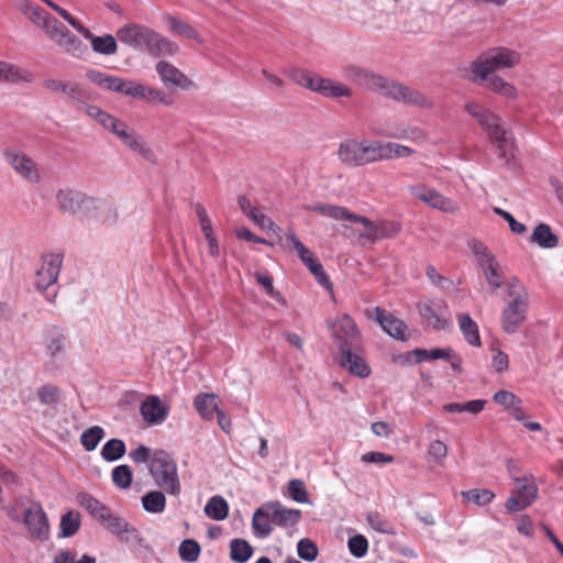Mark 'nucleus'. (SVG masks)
<instances>
[{
    "label": "nucleus",
    "mask_w": 563,
    "mask_h": 563,
    "mask_svg": "<svg viewBox=\"0 0 563 563\" xmlns=\"http://www.w3.org/2000/svg\"><path fill=\"white\" fill-rule=\"evenodd\" d=\"M118 137L122 141V143L128 146L134 153L141 155L144 159L148 162L155 161L154 152L147 146L146 142L142 136H140L133 129H131L128 124L121 130L118 134Z\"/></svg>",
    "instance_id": "6ab92c4d"
},
{
    "label": "nucleus",
    "mask_w": 563,
    "mask_h": 563,
    "mask_svg": "<svg viewBox=\"0 0 563 563\" xmlns=\"http://www.w3.org/2000/svg\"><path fill=\"white\" fill-rule=\"evenodd\" d=\"M465 111L477 121L499 150V156L507 162L514 157L512 134L501 124L500 118L476 101H467Z\"/></svg>",
    "instance_id": "f03ea898"
},
{
    "label": "nucleus",
    "mask_w": 563,
    "mask_h": 563,
    "mask_svg": "<svg viewBox=\"0 0 563 563\" xmlns=\"http://www.w3.org/2000/svg\"><path fill=\"white\" fill-rule=\"evenodd\" d=\"M91 46L96 53L102 55H112L118 49L115 37L110 34L93 37Z\"/></svg>",
    "instance_id": "8fccbe9b"
},
{
    "label": "nucleus",
    "mask_w": 563,
    "mask_h": 563,
    "mask_svg": "<svg viewBox=\"0 0 563 563\" xmlns=\"http://www.w3.org/2000/svg\"><path fill=\"white\" fill-rule=\"evenodd\" d=\"M494 400L504 406L507 409H510L515 405H520L521 400L511 391L508 390H499L494 395Z\"/></svg>",
    "instance_id": "338daca9"
},
{
    "label": "nucleus",
    "mask_w": 563,
    "mask_h": 563,
    "mask_svg": "<svg viewBox=\"0 0 563 563\" xmlns=\"http://www.w3.org/2000/svg\"><path fill=\"white\" fill-rule=\"evenodd\" d=\"M311 274L314 276L316 280L327 289L332 288V284L325 274L322 264L319 260L313 258L309 261V264L306 265Z\"/></svg>",
    "instance_id": "4d7b16f0"
},
{
    "label": "nucleus",
    "mask_w": 563,
    "mask_h": 563,
    "mask_svg": "<svg viewBox=\"0 0 563 563\" xmlns=\"http://www.w3.org/2000/svg\"><path fill=\"white\" fill-rule=\"evenodd\" d=\"M38 399L43 405H53L58 401L59 390L54 385H44L37 391Z\"/></svg>",
    "instance_id": "69168bd1"
},
{
    "label": "nucleus",
    "mask_w": 563,
    "mask_h": 563,
    "mask_svg": "<svg viewBox=\"0 0 563 563\" xmlns=\"http://www.w3.org/2000/svg\"><path fill=\"white\" fill-rule=\"evenodd\" d=\"M515 481L519 484V486L512 494H515L523 503H527V505L530 506L538 497L537 486L534 484H528L526 477L515 478Z\"/></svg>",
    "instance_id": "de8ad7c7"
},
{
    "label": "nucleus",
    "mask_w": 563,
    "mask_h": 563,
    "mask_svg": "<svg viewBox=\"0 0 563 563\" xmlns=\"http://www.w3.org/2000/svg\"><path fill=\"white\" fill-rule=\"evenodd\" d=\"M168 412V407L155 395L147 396L140 407V413L143 420L150 426L162 424L167 419Z\"/></svg>",
    "instance_id": "a211bd4d"
},
{
    "label": "nucleus",
    "mask_w": 563,
    "mask_h": 563,
    "mask_svg": "<svg viewBox=\"0 0 563 563\" xmlns=\"http://www.w3.org/2000/svg\"><path fill=\"white\" fill-rule=\"evenodd\" d=\"M373 311L375 313L376 321L387 334L398 340H405L407 325L402 320L386 312V310L379 307H375Z\"/></svg>",
    "instance_id": "412c9836"
},
{
    "label": "nucleus",
    "mask_w": 563,
    "mask_h": 563,
    "mask_svg": "<svg viewBox=\"0 0 563 563\" xmlns=\"http://www.w3.org/2000/svg\"><path fill=\"white\" fill-rule=\"evenodd\" d=\"M318 92L328 98L351 97L352 90L342 82L324 78L320 81Z\"/></svg>",
    "instance_id": "e433bc0d"
},
{
    "label": "nucleus",
    "mask_w": 563,
    "mask_h": 563,
    "mask_svg": "<svg viewBox=\"0 0 563 563\" xmlns=\"http://www.w3.org/2000/svg\"><path fill=\"white\" fill-rule=\"evenodd\" d=\"M417 309L424 322L435 331L445 330L451 324V314L444 300H421L417 303Z\"/></svg>",
    "instance_id": "0eeeda50"
},
{
    "label": "nucleus",
    "mask_w": 563,
    "mask_h": 563,
    "mask_svg": "<svg viewBox=\"0 0 563 563\" xmlns=\"http://www.w3.org/2000/svg\"><path fill=\"white\" fill-rule=\"evenodd\" d=\"M147 87L148 86L122 78L118 93H122L134 99L145 100Z\"/></svg>",
    "instance_id": "09e8293b"
},
{
    "label": "nucleus",
    "mask_w": 563,
    "mask_h": 563,
    "mask_svg": "<svg viewBox=\"0 0 563 563\" xmlns=\"http://www.w3.org/2000/svg\"><path fill=\"white\" fill-rule=\"evenodd\" d=\"M155 32L142 24L128 23L120 27L115 35L121 43L134 49L150 53Z\"/></svg>",
    "instance_id": "1a4fd4ad"
},
{
    "label": "nucleus",
    "mask_w": 563,
    "mask_h": 563,
    "mask_svg": "<svg viewBox=\"0 0 563 563\" xmlns=\"http://www.w3.org/2000/svg\"><path fill=\"white\" fill-rule=\"evenodd\" d=\"M194 406L199 415L205 420H211L217 410H220L217 405V397L214 394L201 393L195 397Z\"/></svg>",
    "instance_id": "2f4dec72"
},
{
    "label": "nucleus",
    "mask_w": 563,
    "mask_h": 563,
    "mask_svg": "<svg viewBox=\"0 0 563 563\" xmlns=\"http://www.w3.org/2000/svg\"><path fill=\"white\" fill-rule=\"evenodd\" d=\"M62 264L63 255L59 253H51L43 256V265L37 269L35 279V286L38 290H46L56 283Z\"/></svg>",
    "instance_id": "4468645a"
},
{
    "label": "nucleus",
    "mask_w": 563,
    "mask_h": 563,
    "mask_svg": "<svg viewBox=\"0 0 563 563\" xmlns=\"http://www.w3.org/2000/svg\"><path fill=\"white\" fill-rule=\"evenodd\" d=\"M350 552L357 559L363 558L368 550L367 539L362 534H356L349 539Z\"/></svg>",
    "instance_id": "052dcab7"
},
{
    "label": "nucleus",
    "mask_w": 563,
    "mask_h": 563,
    "mask_svg": "<svg viewBox=\"0 0 563 563\" xmlns=\"http://www.w3.org/2000/svg\"><path fill=\"white\" fill-rule=\"evenodd\" d=\"M29 19L42 27L47 36L63 47L67 53L76 54L81 48V41L73 34L62 22L48 14L41 7L35 5L27 14Z\"/></svg>",
    "instance_id": "39448f33"
},
{
    "label": "nucleus",
    "mask_w": 563,
    "mask_h": 563,
    "mask_svg": "<svg viewBox=\"0 0 563 563\" xmlns=\"http://www.w3.org/2000/svg\"><path fill=\"white\" fill-rule=\"evenodd\" d=\"M477 85H482L485 88L499 93L506 98H512L515 96V88L509 82L505 81L501 77L496 76L495 74L488 75V78L481 79V81L476 82Z\"/></svg>",
    "instance_id": "f704fd0d"
},
{
    "label": "nucleus",
    "mask_w": 563,
    "mask_h": 563,
    "mask_svg": "<svg viewBox=\"0 0 563 563\" xmlns=\"http://www.w3.org/2000/svg\"><path fill=\"white\" fill-rule=\"evenodd\" d=\"M155 70L161 81L167 88L190 90L195 87V82L187 75L167 60H159L155 66Z\"/></svg>",
    "instance_id": "2eb2a0df"
},
{
    "label": "nucleus",
    "mask_w": 563,
    "mask_h": 563,
    "mask_svg": "<svg viewBox=\"0 0 563 563\" xmlns=\"http://www.w3.org/2000/svg\"><path fill=\"white\" fill-rule=\"evenodd\" d=\"M142 505L147 512L162 514L166 507V497L161 490H152L142 497Z\"/></svg>",
    "instance_id": "a19ab883"
},
{
    "label": "nucleus",
    "mask_w": 563,
    "mask_h": 563,
    "mask_svg": "<svg viewBox=\"0 0 563 563\" xmlns=\"http://www.w3.org/2000/svg\"><path fill=\"white\" fill-rule=\"evenodd\" d=\"M65 95H67L73 100L74 107L79 111H84L86 107L89 106V103L87 102L89 98L88 93L78 84L69 82L66 88Z\"/></svg>",
    "instance_id": "49530a36"
},
{
    "label": "nucleus",
    "mask_w": 563,
    "mask_h": 563,
    "mask_svg": "<svg viewBox=\"0 0 563 563\" xmlns=\"http://www.w3.org/2000/svg\"><path fill=\"white\" fill-rule=\"evenodd\" d=\"M84 217L104 225H113L118 222L119 212L110 199L89 196Z\"/></svg>",
    "instance_id": "f8f14e48"
},
{
    "label": "nucleus",
    "mask_w": 563,
    "mask_h": 563,
    "mask_svg": "<svg viewBox=\"0 0 563 563\" xmlns=\"http://www.w3.org/2000/svg\"><path fill=\"white\" fill-rule=\"evenodd\" d=\"M393 82L394 80L368 70L363 86L374 92L387 97V92L390 90Z\"/></svg>",
    "instance_id": "79ce46f5"
},
{
    "label": "nucleus",
    "mask_w": 563,
    "mask_h": 563,
    "mask_svg": "<svg viewBox=\"0 0 563 563\" xmlns=\"http://www.w3.org/2000/svg\"><path fill=\"white\" fill-rule=\"evenodd\" d=\"M80 527V515L75 511L65 514L59 523V536L68 538L74 536Z\"/></svg>",
    "instance_id": "c03bdc74"
},
{
    "label": "nucleus",
    "mask_w": 563,
    "mask_h": 563,
    "mask_svg": "<svg viewBox=\"0 0 563 563\" xmlns=\"http://www.w3.org/2000/svg\"><path fill=\"white\" fill-rule=\"evenodd\" d=\"M309 209L333 220L357 222L363 224L365 230L364 232L360 233V239H365L372 243L383 239H393L401 230V225L397 221L382 220L374 222L363 216L355 214L345 207L341 206L317 203L309 207Z\"/></svg>",
    "instance_id": "f257e3e1"
},
{
    "label": "nucleus",
    "mask_w": 563,
    "mask_h": 563,
    "mask_svg": "<svg viewBox=\"0 0 563 563\" xmlns=\"http://www.w3.org/2000/svg\"><path fill=\"white\" fill-rule=\"evenodd\" d=\"M272 514L267 509V503L255 510L252 519L253 533L256 538H267L272 531Z\"/></svg>",
    "instance_id": "a878e982"
},
{
    "label": "nucleus",
    "mask_w": 563,
    "mask_h": 563,
    "mask_svg": "<svg viewBox=\"0 0 563 563\" xmlns=\"http://www.w3.org/2000/svg\"><path fill=\"white\" fill-rule=\"evenodd\" d=\"M520 62V55L507 47H493L478 55L466 68L467 78L472 82L488 78L498 70L512 68Z\"/></svg>",
    "instance_id": "20e7f679"
},
{
    "label": "nucleus",
    "mask_w": 563,
    "mask_h": 563,
    "mask_svg": "<svg viewBox=\"0 0 563 563\" xmlns=\"http://www.w3.org/2000/svg\"><path fill=\"white\" fill-rule=\"evenodd\" d=\"M530 241L542 249H553L559 244V238L552 232L550 225L545 223H540L534 228Z\"/></svg>",
    "instance_id": "7c9ffc66"
},
{
    "label": "nucleus",
    "mask_w": 563,
    "mask_h": 563,
    "mask_svg": "<svg viewBox=\"0 0 563 563\" xmlns=\"http://www.w3.org/2000/svg\"><path fill=\"white\" fill-rule=\"evenodd\" d=\"M249 217L254 221L257 225L263 229H268L274 233H277L280 229L268 218H266L258 209L251 210Z\"/></svg>",
    "instance_id": "774afa93"
},
{
    "label": "nucleus",
    "mask_w": 563,
    "mask_h": 563,
    "mask_svg": "<svg viewBox=\"0 0 563 563\" xmlns=\"http://www.w3.org/2000/svg\"><path fill=\"white\" fill-rule=\"evenodd\" d=\"M104 437V430L99 426L86 429L80 437V442L86 451H93Z\"/></svg>",
    "instance_id": "a18cd8bd"
},
{
    "label": "nucleus",
    "mask_w": 563,
    "mask_h": 563,
    "mask_svg": "<svg viewBox=\"0 0 563 563\" xmlns=\"http://www.w3.org/2000/svg\"><path fill=\"white\" fill-rule=\"evenodd\" d=\"M126 452V446L121 439H110L107 441L100 452L101 457L107 462H114L120 460Z\"/></svg>",
    "instance_id": "ea45409f"
},
{
    "label": "nucleus",
    "mask_w": 563,
    "mask_h": 563,
    "mask_svg": "<svg viewBox=\"0 0 563 563\" xmlns=\"http://www.w3.org/2000/svg\"><path fill=\"white\" fill-rule=\"evenodd\" d=\"M367 523L372 529L380 533H391V525L385 520L378 512H369L366 517Z\"/></svg>",
    "instance_id": "e2e57ef3"
},
{
    "label": "nucleus",
    "mask_w": 563,
    "mask_h": 563,
    "mask_svg": "<svg viewBox=\"0 0 563 563\" xmlns=\"http://www.w3.org/2000/svg\"><path fill=\"white\" fill-rule=\"evenodd\" d=\"M22 522L32 539L46 541L49 538L48 519L38 503L31 504L24 509Z\"/></svg>",
    "instance_id": "9d476101"
},
{
    "label": "nucleus",
    "mask_w": 563,
    "mask_h": 563,
    "mask_svg": "<svg viewBox=\"0 0 563 563\" xmlns=\"http://www.w3.org/2000/svg\"><path fill=\"white\" fill-rule=\"evenodd\" d=\"M150 473L159 488L174 496L180 494L177 464L166 451L156 450L152 454Z\"/></svg>",
    "instance_id": "423d86ee"
},
{
    "label": "nucleus",
    "mask_w": 563,
    "mask_h": 563,
    "mask_svg": "<svg viewBox=\"0 0 563 563\" xmlns=\"http://www.w3.org/2000/svg\"><path fill=\"white\" fill-rule=\"evenodd\" d=\"M267 509L271 510L273 522L282 527H292L301 518L300 510L286 508L279 501L267 503Z\"/></svg>",
    "instance_id": "5701e85b"
},
{
    "label": "nucleus",
    "mask_w": 563,
    "mask_h": 563,
    "mask_svg": "<svg viewBox=\"0 0 563 563\" xmlns=\"http://www.w3.org/2000/svg\"><path fill=\"white\" fill-rule=\"evenodd\" d=\"M76 499L77 503L100 523L109 518L111 510L104 504L96 499L92 495L81 492L77 495Z\"/></svg>",
    "instance_id": "393cba45"
},
{
    "label": "nucleus",
    "mask_w": 563,
    "mask_h": 563,
    "mask_svg": "<svg viewBox=\"0 0 563 563\" xmlns=\"http://www.w3.org/2000/svg\"><path fill=\"white\" fill-rule=\"evenodd\" d=\"M89 195L75 189H60L56 194L58 208L73 216L84 217Z\"/></svg>",
    "instance_id": "dca6fc26"
},
{
    "label": "nucleus",
    "mask_w": 563,
    "mask_h": 563,
    "mask_svg": "<svg viewBox=\"0 0 563 563\" xmlns=\"http://www.w3.org/2000/svg\"><path fill=\"white\" fill-rule=\"evenodd\" d=\"M479 267L490 287L496 290L503 286L500 265L494 255L479 260Z\"/></svg>",
    "instance_id": "c756f323"
},
{
    "label": "nucleus",
    "mask_w": 563,
    "mask_h": 563,
    "mask_svg": "<svg viewBox=\"0 0 563 563\" xmlns=\"http://www.w3.org/2000/svg\"><path fill=\"white\" fill-rule=\"evenodd\" d=\"M101 525L119 538L130 523L123 518L110 512L109 518H107Z\"/></svg>",
    "instance_id": "13d9d810"
},
{
    "label": "nucleus",
    "mask_w": 563,
    "mask_h": 563,
    "mask_svg": "<svg viewBox=\"0 0 563 563\" xmlns=\"http://www.w3.org/2000/svg\"><path fill=\"white\" fill-rule=\"evenodd\" d=\"M253 553L251 544L243 539H233L230 543V556L234 562L244 563Z\"/></svg>",
    "instance_id": "37998d69"
},
{
    "label": "nucleus",
    "mask_w": 563,
    "mask_h": 563,
    "mask_svg": "<svg viewBox=\"0 0 563 563\" xmlns=\"http://www.w3.org/2000/svg\"><path fill=\"white\" fill-rule=\"evenodd\" d=\"M67 336L65 332L58 327H51L46 330L45 334V352L54 358L63 352L66 345Z\"/></svg>",
    "instance_id": "c85d7f7f"
},
{
    "label": "nucleus",
    "mask_w": 563,
    "mask_h": 563,
    "mask_svg": "<svg viewBox=\"0 0 563 563\" xmlns=\"http://www.w3.org/2000/svg\"><path fill=\"white\" fill-rule=\"evenodd\" d=\"M298 556L307 562L316 560L318 555L317 544L308 538L301 539L297 544Z\"/></svg>",
    "instance_id": "6e6d98bb"
},
{
    "label": "nucleus",
    "mask_w": 563,
    "mask_h": 563,
    "mask_svg": "<svg viewBox=\"0 0 563 563\" xmlns=\"http://www.w3.org/2000/svg\"><path fill=\"white\" fill-rule=\"evenodd\" d=\"M505 287L507 297L500 316L501 329L507 334H515L527 319L529 294L516 277L507 282Z\"/></svg>",
    "instance_id": "7ed1b4c3"
},
{
    "label": "nucleus",
    "mask_w": 563,
    "mask_h": 563,
    "mask_svg": "<svg viewBox=\"0 0 563 563\" xmlns=\"http://www.w3.org/2000/svg\"><path fill=\"white\" fill-rule=\"evenodd\" d=\"M462 496L478 506L488 505L495 498V494L486 488H475L462 492Z\"/></svg>",
    "instance_id": "603ef678"
},
{
    "label": "nucleus",
    "mask_w": 563,
    "mask_h": 563,
    "mask_svg": "<svg viewBox=\"0 0 563 563\" xmlns=\"http://www.w3.org/2000/svg\"><path fill=\"white\" fill-rule=\"evenodd\" d=\"M343 75L346 79L363 86L366 79L368 69L355 66V65H346L343 67Z\"/></svg>",
    "instance_id": "0e129e2a"
},
{
    "label": "nucleus",
    "mask_w": 563,
    "mask_h": 563,
    "mask_svg": "<svg viewBox=\"0 0 563 563\" xmlns=\"http://www.w3.org/2000/svg\"><path fill=\"white\" fill-rule=\"evenodd\" d=\"M459 328L464 335V339L473 346H481V336L476 322L468 313L457 314Z\"/></svg>",
    "instance_id": "473e14b6"
},
{
    "label": "nucleus",
    "mask_w": 563,
    "mask_h": 563,
    "mask_svg": "<svg viewBox=\"0 0 563 563\" xmlns=\"http://www.w3.org/2000/svg\"><path fill=\"white\" fill-rule=\"evenodd\" d=\"M330 331L341 352L349 349H360L361 335L356 323L349 314H344L331 323Z\"/></svg>",
    "instance_id": "6e6552de"
},
{
    "label": "nucleus",
    "mask_w": 563,
    "mask_h": 563,
    "mask_svg": "<svg viewBox=\"0 0 563 563\" xmlns=\"http://www.w3.org/2000/svg\"><path fill=\"white\" fill-rule=\"evenodd\" d=\"M446 454H448V448L442 441L434 440L429 444V448H428L429 461H433L435 464H442Z\"/></svg>",
    "instance_id": "680f3d73"
},
{
    "label": "nucleus",
    "mask_w": 563,
    "mask_h": 563,
    "mask_svg": "<svg viewBox=\"0 0 563 563\" xmlns=\"http://www.w3.org/2000/svg\"><path fill=\"white\" fill-rule=\"evenodd\" d=\"M383 135L390 139L409 141L416 144H422L427 140V134L421 128L405 123L387 128L383 132Z\"/></svg>",
    "instance_id": "4be33fe9"
},
{
    "label": "nucleus",
    "mask_w": 563,
    "mask_h": 563,
    "mask_svg": "<svg viewBox=\"0 0 563 563\" xmlns=\"http://www.w3.org/2000/svg\"><path fill=\"white\" fill-rule=\"evenodd\" d=\"M200 553V545L192 539L184 540L179 545V556L183 561L195 562Z\"/></svg>",
    "instance_id": "864d4df0"
},
{
    "label": "nucleus",
    "mask_w": 563,
    "mask_h": 563,
    "mask_svg": "<svg viewBox=\"0 0 563 563\" xmlns=\"http://www.w3.org/2000/svg\"><path fill=\"white\" fill-rule=\"evenodd\" d=\"M288 494L297 503L310 504L305 483L301 479H291L288 483Z\"/></svg>",
    "instance_id": "5fc2aeb1"
},
{
    "label": "nucleus",
    "mask_w": 563,
    "mask_h": 563,
    "mask_svg": "<svg viewBox=\"0 0 563 563\" xmlns=\"http://www.w3.org/2000/svg\"><path fill=\"white\" fill-rule=\"evenodd\" d=\"M8 164L14 169L16 174L32 184H37L41 180V175L36 163L26 154L18 151L5 150L3 152Z\"/></svg>",
    "instance_id": "ddd939ff"
},
{
    "label": "nucleus",
    "mask_w": 563,
    "mask_h": 563,
    "mask_svg": "<svg viewBox=\"0 0 563 563\" xmlns=\"http://www.w3.org/2000/svg\"><path fill=\"white\" fill-rule=\"evenodd\" d=\"M132 476L130 466L125 464L115 466L111 473L113 484L121 489H126L131 486Z\"/></svg>",
    "instance_id": "3c124183"
},
{
    "label": "nucleus",
    "mask_w": 563,
    "mask_h": 563,
    "mask_svg": "<svg viewBox=\"0 0 563 563\" xmlns=\"http://www.w3.org/2000/svg\"><path fill=\"white\" fill-rule=\"evenodd\" d=\"M205 514L213 520H224L229 514V505L222 496H212L205 506Z\"/></svg>",
    "instance_id": "c9c22d12"
},
{
    "label": "nucleus",
    "mask_w": 563,
    "mask_h": 563,
    "mask_svg": "<svg viewBox=\"0 0 563 563\" xmlns=\"http://www.w3.org/2000/svg\"><path fill=\"white\" fill-rule=\"evenodd\" d=\"M163 20L168 25V30L173 34L184 36L186 38L194 40L199 43L202 42L199 32L194 26L188 24L186 21L169 14H165L163 16Z\"/></svg>",
    "instance_id": "bb28decb"
},
{
    "label": "nucleus",
    "mask_w": 563,
    "mask_h": 563,
    "mask_svg": "<svg viewBox=\"0 0 563 563\" xmlns=\"http://www.w3.org/2000/svg\"><path fill=\"white\" fill-rule=\"evenodd\" d=\"M179 52V46L176 42L169 40L168 37L162 35L158 32H155L153 43L150 49L151 55L153 56H174Z\"/></svg>",
    "instance_id": "72a5a7b5"
},
{
    "label": "nucleus",
    "mask_w": 563,
    "mask_h": 563,
    "mask_svg": "<svg viewBox=\"0 0 563 563\" xmlns=\"http://www.w3.org/2000/svg\"><path fill=\"white\" fill-rule=\"evenodd\" d=\"M338 157L349 166H363L362 142L345 140L339 145Z\"/></svg>",
    "instance_id": "b1692460"
},
{
    "label": "nucleus",
    "mask_w": 563,
    "mask_h": 563,
    "mask_svg": "<svg viewBox=\"0 0 563 563\" xmlns=\"http://www.w3.org/2000/svg\"><path fill=\"white\" fill-rule=\"evenodd\" d=\"M32 74L14 64L0 60V81L10 84L31 82Z\"/></svg>",
    "instance_id": "cd10ccee"
},
{
    "label": "nucleus",
    "mask_w": 563,
    "mask_h": 563,
    "mask_svg": "<svg viewBox=\"0 0 563 563\" xmlns=\"http://www.w3.org/2000/svg\"><path fill=\"white\" fill-rule=\"evenodd\" d=\"M486 400L476 399L467 402H450L442 406L445 412L478 415L485 407Z\"/></svg>",
    "instance_id": "58836bf2"
},
{
    "label": "nucleus",
    "mask_w": 563,
    "mask_h": 563,
    "mask_svg": "<svg viewBox=\"0 0 563 563\" xmlns=\"http://www.w3.org/2000/svg\"><path fill=\"white\" fill-rule=\"evenodd\" d=\"M380 141L362 142L363 165L379 161Z\"/></svg>",
    "instance_id": "bf43d9fd"
},
{
    "label": "nucleus",
    "mask_w": 563,
    "mask_h": 563,
    "mask_svg": "<svg viewBox=\"0 0 563 563\" xmlns=\"http://www.w3.org/2000/svg\"><path fill=\"white\" fill-rule=\"evenodd\" d=\"M360 349H349L341 352L340 364L354 376L365 378L371 375V368L358 354Z\"/></svg>",
    "instance_id": "aec40b11"
},
{
    "label": "nucleus",
    "mask_w": 563,
    "mask_h": 563,
    "mask_svg": "<svg viewBox=\"0 0 563 563\" xmlns=\"http://www.w3.org/2000/svg\"><path fill=\"white\" fill-rule=\"evenodd\" d=\"M387 98L419 108L429 109L433 103L420 91L394 80Z\"/></svg>",
    "instance_id": "f3484780"
},
{
    "label": "nucleus",
    "mask_w": 563,
    "mask_h": 563,
    "mask_svg": "<svg viewBox=\"0 0 563 563\" xmlns=\"http://www.w3.org/2000/svg\"><path fill=\"white\" fill-rule=\"evenodd\" d=\"M86 76L91 82L98 85L99 87H101L103 89L114 91V92L119 91V87H120L121 79H122L120 77L107 75V74L96 70V69H89L87 71Z\"/></svg>",
    "instance_id": "4c0bfd02"
},
{
    "label": "nucleus",
    "mask_w": 563,
    "mask_h": 563,
    "mask_svg": "<svg viewBox=\"0 0 563 563\" xmlns=\"http://www.w3.org/2000/svg\"><path fill=\"white\" fill-rule=\"evenodd\" d=\"M409 191L417 199L439 211L445 213H455L460 210V206L456 201L443 196L433 188H429L423 185H416L411 186Z\"/></svg>",
    "instance_id": "9b49d317"
}]
</instances>
